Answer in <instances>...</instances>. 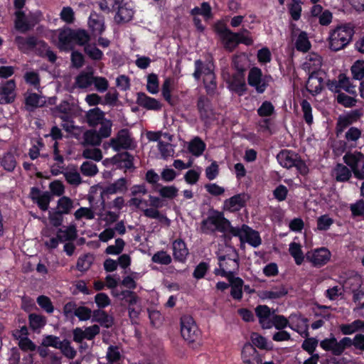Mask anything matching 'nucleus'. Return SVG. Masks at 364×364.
<instances>
[{
	"mask_svg": "<svg viewBox=\"0 0 364 364\" xmlns=\"http://www.w3.org/2000/svg\"><path fill=\"white\" fill-rule=\"evenodd\" d=\"M323 87V79L316 73H313L306 82L307 90L312 94H317L321 92Z\"/></svg>",
	"mask_w": 364,
	"mask_h": 364,
	"instance_id": "nucleus-26",
	"label": "nucleus"
},
{
	"mask_svg": "<svg viewBox=\"0 0 364 364\" xmlns=\"http://www.w3.org/2000/svg\"><path fill=\"white\" fill-rule=\"evenodd\" d=\"M38 306L48 314H52L54 311V306L50 299L45 295H41L36 299Z\"/></svg>",
	"mask_w": 364,
	"mask_h": 364,
	"instance_id": "nucleus-51",
	"label": "nucleus"
},
{
	"mask_svg": "<svg viewBox=\"0 0 364 364\" xmlns=\"http://www.w3.org/2000/svg\"><path fill=\"white\" fill-rule=\"evenodd\" d=\"M111 163L117 166L118 169L124 168V173L127 170H134V156L128 151L117 153L110 159Z\"/></svg>",
	"mask_w": 364,
	"mask_h": 364,
	"instance_id": "nucleus-13",
	"label": "nucleus"
},
{
	"mask_svg": "<svg viewBox=\"0 0 364 364\" xmlns=\"http://www.w3.org/2000/svg\"><path fill=\"white\" fill-rule=\"evenodd\" d=\"M63 213L56 209H52L48 212V219L51 225L58 228L63 222Z\"/></svg>",
	"mask_w": 364,
	"mask_h": 364,
	"instance_id": "nucleus-50",
	"label": "nucleus"
},
{
	"mask_svg": "<svg viewBox=\"0 0 364 364\" xmlns=\"http://www.w3.org/2000/svg\"><path fill=\"white\" fill-rule=\"evenodd\" d=\"M112 9H117L115 20L117 23L129 22L132 19L134 11L132 9L127 6V4H122L119 0H114Z\"/></svg>",
	"mask_w": 364,
	"mask_h": 364,
	"instance_id": "nucleus-16",
	"label": "nucleus"
},
{
	"mask_svg": "<svg viewBox=\"0 0 364 364\" xmlns=\"http://www.w3.org/2000/svg\"><path fill=\"white\" fill-rule=\"evenodd\" d=\"M16 88V82L14 80L6 81L1 86L0 91V103L10 104L15 100L14 90Z\"/></svg>",
	"mask_w": 364,
	"mask_h": 364,
	"instance_id": "nucleus-21",
	"label": "nucleus"
},
{
	"mask_svg": "<svg viewBox=\"0 0 364 364\" xmlns=\"http://www.w3.org/2000/svg\"><path fill=\"white\" fill-rule=\"evenodd\" d=\"M159 176L155 172L154 169L148 170L145 174L146 181L153 186L154 190L155 191H157V188L159 186H161V185L159 183Z\"/></svg>",
	"mask_w": 364,
	"mask_h": 364,
	"instance_id": "nucleus-59",
	"label": "nucleus"
},
{
	"mask_svg": "<svg viewBox=\"0 0 364 364\" xmlns=\"http://www.w3.org/2000/svg\"><path fill=\"white\" fill-rule=\"evenodd\" d=\"M47 323L46 317L43 315L31 313L28 315V323L33 331L37 332L43 328Z\"/></svg>",
	"mask_w": 364,
	"mask_h": 364,
	"instance_id": "nucleus-28",
	"label": "nucleus"
},
{
	"mask_svg": "<svg viewBox=\"0 0 364 364\" xmlns=\"http://www.w3.org/2000/svg\"><path fill=\"white\" fill-rule=\"evenodd\" d=\"M255 313L259 322L263 328H270L272 326V316L270 309L266 305H259L255 309Z\"/></svg>",
	"mask_w": 364,
	"mask_h": 364,
	"instance_id": "nucleus-22",
	"label": "nucleus"
},
{
	"mask_svg": "<svg viewBox=\"0 0 364 364\" xmlns=\"http://www.w3.org/2000/svg\"><path fill=\"white\" fill-rule=\"evenodd\" d=\"M121 353L117 346H109L107 351V359L108 362L113 363L120 360Z\"/></svg>",
	"mask_w": 364,
	"mask_h": 364,
	"instance_id": "nucleus-63",
	"label": "nucleus"
},
{
	"mask_svg": "<svg viewBox=\"0 0 364 364\" xmlns=\"http://www.w3.org/2000/svg\"><path fill=\"white\" fill-rule=\"evenodd\" d=\"M85 117L88 125L95 127L105 119V112L99 107H95L90 109Z\"/></svg>",
	"mask_w": 364,
	"mask_h": 364,
	"instance_id": "nucleus-27",
	"label": "nucleus"
},
{
	"mask_svg": "<svg viewBox=\"0 0 364 364\" xmlns=\"http://www.w3.org/2000/svg\"><path fill=\"white\" fill-rule=\"evenodd\" d=\"M343 159L350 167L356 178L364 179V155L361 152H348L343 156Z\"/></svg>",
	"mask_w": 364,
	"mask_h": 364,
	"instance_id": "nucleus-9",
	"label": "nucleus"
},
{
	"mask_svg": "<svg viewBox=\"0 0 364 364\" xmlns=\"http://www.w3.org/2000/svg\"><path fill=\"white\" fill-rule=\"evenodd\" d=\"M350 70L354 79H363L364 77V60H356L351 66Z\"/></svg>",
	"mask_w": 364,
	"mask_h": 364,
	"instance_id": "nucleus-56",
	"label": "nucleus"
},
{
	"mask_svg": "<svg viewBox=\"0 0 364 364\" xmlns=\"http://www.w3.org/2000/svg\"><path fill=\"white\" fill-rule=\"evenodd\" d=\"M247 196L245 193L235 195L229 198V211H237L245 205Z\"/></svg>",
	"mask_w": 364,
	"mask_h": 364,
	"instance_id": "nucleus-39",
	"label": "nucleus"
},
{
	"mask_svg": "<svg viewBox=\"0 0 364 364\" xmlns=\"http://www.w3.org/2000/svg\"><path fill=\"white\" fill-rule=\"evenodd\" d=\"M205 149V144L199 137H195L189 144V151L196 156H200Z\"/></svg>",
	"mask_w": 364,
	"mask_h": 364,
	"instance_id": "nucleus-41",
	"label": "nucleus"
},
{
	"mask_svg": "<svg viewBox=\"0 0 364 364\" xmlns=\"http://www.w3.org/2000/svg\"><path fill=\"white\" fill-rule=\"evenodd\" d=\"M340 330L344 335H350L358 331H364V321L358 319L348 324H342L340 326Z\"/></svg>",
	"mask_w": 364,
	"mask_h": 364,
	"instance_id": "nucleus-33",
	"label": "nucleus"
},
{
	"mask_svg": "<svg viewBox=\"0 0 364 364\" xmlns=\"http://www.w3.org/2000/svg\"><path fill=\"white\" fill-rule=\"evenodd\" d=\"M320 346L323 349L331 351L335 355H341L347 348L351 346H353L356 349L364 350V334H357L353 339L344 337L339 341L334 336H332L323 340Z\"/></svg>",
	"mask_w": 364,
	"mask_h": 364,
	"instance_id": "nucleus-2",
	"label": "nucleus"
},
{
	"mask_svg": "<svg viewBox=\"0 0 364 364\" xmlns=\"http://www.w3.org/2000/svg\"><path fill=\"white\" fill-rule=\"evenodd\" d=\"M92 321L99 323L101 326L109 328L114 324V318L102 309H95L92 312Z\"/></svg>",
	"mask_w": 364,
	"mask_h": 364,
	"instance_id": "nucleus-24",
	"label": "nucleus"
},
{
	"mask_svg": "<svg viewBox=\"0 0 364 364\" xmlns=\"http://www.w3.org/2000/svg\"><path fill=\"white\" fill-rule=\"evenodd\" d=\"M154 263L168 265L171 263V257L164 250L156 252L151 258Z\"/></svg>",
	"mask_w": 364,
	"mask_h": 364,
	"instance_id": "nucleus-53",
	"label": "nucleus"
},
{
	"mask_svg": "<svg viewBox=\"0 0 364 364\" xmlns=\"http://www.w3.org/2000/svg\"><path fill=\"white\" fill-rule=\"evenodd\" d=\"M17 41L19 44L26 46L31 50L36 48L38 55L43 58H44L45 52L49 48V46L45 41L38 40L34 36H31L26 38L18 37Z\"/></svg>",
	"mask_w": 364,
	"mask_h": 364,
	"instance_id": "nucleus-12",
	"label": "nucleus"
},
{
	"mask_svg": "<svg viewBox=\"0 0 364 364\" xmlns=\"http://www.w3.org/2000/svg\"><path fill=\"white\" fill-rule=\"evenodd\" d=\"M331 253L326 248H320L314 252L306 253V259L314 266H321L326 264L330 259Z\"/></svg>",
	"mask_w": 364,
	"mask_h": 364,
	"instance_id": "nucleus-19",
	"label": "nucleus"
},
{
	"mask_svg": "<svg viewBox=\"0 0 364 364\" xmlns=\"http://www.w3.org/2000/svg\"><path fill=\"white\" fill-rule=\"evenodd\" d=\"M221 246H222L221 245H219L218 252H216L217 257L218 259V267L215 269L214 274L216 276H222V277L228 278V271H226L224 269V262L226 260L227 255L225 253V254L220 253V251L222 250L220 249Z\"/></svg>",
	"mask_w": 364,
	"mask_h": 364,
	"instance_id": "nucleus-43",
	"label": "nucleus"
},
{
	"mask_svg": "<svg viewBox=\"0 0 364 364\" xmlns=\"http://www.w3.org/2000/svg\"><path fill=\"white\" fill-rule=\"evenodd\" d=\"M333 84H335L336 88L343 89L350 94H355V87L350 84V79L344 74H340L338 82Z\"/></svg>",
	"mask_w": 364,
	"mask_h": 364,
	"instance_id": "nucleus-40",
	"label": "nucleus"
},
{
	"mask_svg": "<svg viewBox=\"0 0 364 364\" xmlns=\"http://www.w3.org/2000/svg\"><path fill=\"white\" fill-rule=\"evenodd\" d=\"M80 171L86 176H94L98 172L97 166L91 161H84L80 166Z\"/></svg>",
	"mask_w": 364,
	"mask_h": 364,
	"instance_id": "nucleus-55",
	"label": "nucleus"
},
{
	"mask_svg": "<svg viewBox=\"0 0 364 364\" xmlns=\"http://www.w3.org/2000/svg\"><path fill=\"white\" fill-rule=\"evenodd\" d=\"M242 355L245 364H251L255 362L258 363L260 361L256 349L250 345L246 346L243 348Z\"/></svg>",
	"mask_w": 364,
	"mask_h": 364,
	"instance_id": "nucleus-38",
	"label": "nucleus"
},
{
	"mask_svg": "<svg viewBox=\"0 0 364 364\" xmlns=\"http://www.w3.org/2000/svg\"><path fill=\"white\" fill-rule=\"evenodd\" d=\"M195 70L193 77L196 80H199L203 75V84L207 95L213 96L217 89L215 75L211 66L205 63L202 60L198 59L194 62Z\"/></svg>",
	"mask_w": 364,
	"mask_h": 364,
	"instance_id": "nucleus-3",
	"label": "nucleus"
},
{
	"mask_svg": "<svg viewBox=\"0 0 364 364\" xmlns=\"http://www.w3.org/2000/svg\"><path fill=\"white\" fill-rule=\"evenodd\" d=\"M132 143V139L127 129H120L117 136L110 139V145L115 151H119L121 149L127 150L131 149Z\"/></svg>",
	"mask_w": 364,
	"mask_h": 364,
	"instance_id": "nucleus-11",
	"label": "nucleus"
},
{
	"mask_svg": "<svg viewBox=\"0 0 364 364\" xmlns=\"http://www.w3.org/2000/svg\"><path fill=\"white\" fill-rule=\"evenodd\" d=\"M232 252L234 257L230 261L232 264L229 263V266H232V270L229 271V286L231 287L230 294L233 299H240L242 296L243 281L240 278L235 277V274L239 269V263L235 250H232Z\"/></svg>",
	"mask_w": 364,
	"mask_h": 364,
	"instance_id": "nucleus-8",
	"label": "nucleus"
},
{
	"mask_svg": "<svg viewBox=\"0 0 364 364\" xmlns=\"http://www.w3.org/2000/svg\"><path fill=\"white\" fill-rule=\"evenodd\" d=\"M136 103L147 110L159 111L161 109V102L151 97L148 96L142 92H137Z\"/></svg>",
	"mask_w": 364,
	"mask_h": 364,
	"instance_id": "nucleus-18",
	"label": "nucleus"
},
{
	"mask_svg": "<svg viewBox=\"0 0 364 364\" xmlns=\"http://www.w3.org/2000/svg\"><path fill=\"white\" fill-rule=\"evenodd\" d=\"M0 164L4 170L12 172L15 169L17 163L14 154L8 151L2 157H0Z\"/></svg>",
	"mask_w": 364,
	"mask_h": 364,
	"instance_id": "nucleus-35",
	"label": "nucleus"
},
{
	"mask_svg": "<svg viewBox=\"0 0 364 364\" xmlns=\"http://www.w3.org/2000/svg\"><path fill=\"white\" fill-rule=\"evenodd\" d=\"M73 208V202L68 196H63L58 200L56 210H60L65 215L69 214Z\"/></svg>",
	"mask_w": 364,
	"mask_h": 364,
	"instance_id": "nucleus-46",
	"label": "nucleus"
},
{
	"mask_svg": "<svg viewBox=\"0 0 364 364\" xmlns=\"http://www.w3.org/2000/svg\"><path fill=\"white\" fill-rule=\"evenodd\" d=\"M248 83L254 87L258 93H262L267 87V84L262 79V70L258 68H252L248 75Z\"/></svg>",
	"mask_w": 364,
	"mask_h": 364,
	"instance_id": "nucleus-17",
	"label": "nucleus"
},
{
	"mask_svg": "<svg viewBox=\"0 0 364 364\" xmlns=\"http://www.w3.org/2000/svg\"><path fill=\"white\" fill-rule=\"evenodd\" d=\"M159 82L156 74L151 73L147 76L146 90L151 94L159 92Z\"/></svg>",
	"mask_w": 364,
	"mask_h": 364,
	"instance_id": "nucleus-54",
	"label": "nucleus"
},
{
	"mask_svg": "<svg viewBox=\"0 0 364 364\" xmlns=\"http://www.w3.org/2000/svg\"><path fill=\"white\" fill-rule=\"evenodd\" d=\"M230 233L234 236H238L241 242H246L253 247H257L262 243L259 233L245 225H243L241 228H239L232 227L229 224V234Z\"/></svg>",
	"mask_w": 364,
	"mask_h": 364,
	"instance_id": "nucleus-6",
	"label": "nucleus"
},
{
	"mask_svg": "<svg viewBox=\"0 0 364 364\" xmlns=\"http://www.w3.org/2000/svg\"><path fill=\"white\" fill-rule=\"evenodd\" d=\"M62 343L58 349H60L61 353L67 358L70 359L74 358L76 355V351L70 346V342L67 339H64L62 341Z\"/></svg>",
	"mask_w": 364,
	"mask_h": 364,
	"instance_id": "nucleus-60",
	"label": "nucleus"
},
{
	"mask_svg": "<svg viewBox=\"0 0 364 364\" xmlns=\"http://www.w3.org/2000/svg\"><path fill=\"white\" fill-rule=\"evenodd\" d=\"M156 191L164 198L173 199L178 196V189L174 186H162Z\"/></svg>",
	"mask_w": 364,
	"mask_h": 364,
	"instance_id": "nucleus-49",
	"label": "nucleus"
},
{
	"mask_svg": "<svg viewBox=\"0 0 364 364\" xmlns=\"http://www.w3.org/2000/svg\"><path fill=\"white\" fill-rule=\"evenodd\" d=\"M100 124V127L97 132L99 134L102 139L109 137L112 132V121L105 118Z\"/></svg>",
	"mask_w": 364,
	"mask_h": 364,
	"instance_id": "nucleus-57",
	"label": "nucleus"
},
{
	"mask_svg": "<svg viewBox=\"0 0 364 364\" xmlns=\"http://www.w3.org/2000/svg\"><path fill=\"white\" fill-rule=\"evenodd\" d=\"M296 48L301 52H306L311 48V43L309 41L306 33L301 32L295 42Z\"/></svg>",
	"mask_w": 364,
	"mask_h": 364,
	"instance_id": "nucleus-47",
	"label": "nucleus"
},
{
	"mask_svg": "<svg viewBox=\"0 0 364 364\" xmlns=\"http://www.w3.org/2000/svg\"><path fill=\"white\" fill-rule=\"evenodd\" d=\"M125 246V242L122 238L115 240L114 245H109L105 252L107 255H118L122 253Z\"/></svg>",
	"mask_w": 364,
	"mask_h": 364,
	"instance_id": "nucleus-52",
	"label": "nucleus"
},
{
	"mask_svg": "<svg viewBox=\"0 0 364 364\" xmlns=\"http://www.w3.org/2000/svg\"><path fill=\"white\" fill-rule=\"evenodd\" d=\"M351 171L347 166L343 164H338L333 170V173L337 181H347L351 177Z\"/></svg>",
	"mask_w": 364,
	"mask_h": 364,
	"instance_id": "nucleus-36",
	"label": "nucleus"
},
{
	"mask_svg": "<svg viewBox=\"0 0 364 364\" xmlns=\"http://www.w3.org/2000/svg\"><path fill=\"white\" fill-rule=\"evenodd\" d=\"M247 31L246 29H243L242 31L238 33H234L229 31V43H242L245 45H251L252 43V40L249 38L246 33Z\"/></svg>",
	"mask_w": 364,
	"mask_h": 364,
	"instance_id": "nucleus-34",
	"label": "nucleus"
},
{
	"mask_svg": "<svg viewBox=\"0 0 364 364\" xmlns=\"http://www.w3.org/2000/svg\"><path fill=\"white\" fill-rule=\"evenodd\" d=\"M88 25L92 32L101 35L105 29L104 19L102 17H100L97 14H91L89 20Z\"/></svg>",
	"mask_w": 364,
	"mask_h": 364,
	"instance_id": "nucleus-29",
	"label": "nucleus"
},
{
	"mask_svg": "<svg viewBox=\"0 0 364 364\" xmlns=\"http://www.w3.org/2000/svg\"><path fill=\"white\" fill-rule=\"evenodd\" d=\"M95 302L98 309H102L110 305L111 300L107 294L100 292L95 295Z\"/></svg>",
	"mask_w": 364,
	"mask_h": 364,
	"instance_id": "nucleus-64",
	"label": "nucleus"
},
{
	"mask_svg": "<svg viewBox=\"0 0 364 364\" xmlns=\"http://www.w3.org/2000/svg\"><path fill=\"white\" fill-rule=\"evenodd\" d=\"M200 232L205 235H212L216 232L223 233V244L228 247V219L222 211L210 208L208 216L200 223Z\"/></svg>",
	"mask_w": 364,
	"mask_h": 364,
	"instance_id": "nucleus-1",
	"label": "nucleus"
},
{
	"mask_svg": "<svg viewBox=\"0 0 364 364\" xmlns=\"http://www.w3.org/2000/svg\"><path fill=\"white\" fill-rule=\"evenodd\" d=\"M92 262L93 257L92 255L89 254L84 255L77 259L76 269L80 272H85L90 268Z\"/></svg>",
	"mask_w": 364,
	"mask_h": 364,
	"instance_id": "nucleus-45",
	"label": "nucleus"
},
{
	"mask_svg": "<svg viewBox=\"0 0 364 364\" xmlns=\"http://www.w3.org/2000/svg\"><path fill=\"white\" fill-rule=\"evenodd\" d=\"M288 293L287 288L281 284L274 286L269 290H264L259 292V296L263 299H277L284 296Z\"/></svg>",
	"mask_w": 364,
	"mask_h": 364,
	"instance_id": "nucleus-25",
	"label": "nucleus"
},
{
	"mask_svg": "<svg viewBox=\"0 0 364 364\" xmlns=\"http://www.w3.org/2000/svg\"><path fill=\"white\" fill-rule=\"evenodd\" d=\"M197 108L200 114V119L205 124L213 116L210 100L204 95H200L197 101Z\"/></svg>",
	"mask_w": 364,
	"mask_h": 364,
	"instance_id": "nucleus-15",
	"label": "nucleus"
},
{
	"mask_svg": "<svg viewBox=\"0 0 364 364\" xmlns=\"http://www.w3.org/2000/svg\"><path fill=\"white\" fill-rule=\"evenodd\" d=\"M93 71L81 72L75 78V84L80 89H85L93 83Z\"/></svg>",
	"mask_w": 364,
	"mask_h": 364,
	"instance_id": "nucleus-30",
	"label": "nucleus"
},
{
	"mask_svg": "<svg viewBox=\"0 0 364 364\" xmlns=\"http://www.w3.org/2000/svg\"><path fill=\"white\" fill-rule=\"evenodd\" d=\"M173 255L175 260L184 262L188 255V250L185 242L181 239H176L173 242Z\"/></svg>",
	"mask_w": 364,
	"mask_h": 364,
	"instance_id": "nucleus-23",
	"label": "nucleus"
},
{
	"mask_svg": "<svg viewBox=\"0 0 364 364\" xmlns=\"http://www.w3.org/2000/svg\"><path fill=\"white\" fill-rule=\"evenodd\" d=\"M127 179L122 177L114 183H109L104 187L101 193L102 196L113 195L118 193H124L127 191Z\"/></svg>",
	"mask_w": 364,
	"mask_h": 364,
	"instance_id": "nucleus-20",
	"label": "nucleus"
},
{
	"mask_svg": "<svg viewBox=\"0 0 364 364\" xmlns=\"http://www.w3.org/2000/svg\"><path fill=\"white\" fill-rule=\"evenodd\" d=\"M92 312L90 308L84 306L77 307L74 311V315L77 316L80 321H87L92 318Z\"/></svg>",
	"mask_w": 364,
	"mask_h": 364,
	"instance_id": "nucleus-61",
	"label": "nucleus"
},
{
	"mask_svg": "<svg viewBox=\"0 0 364 364\" xmlns=\"http://www.w3.org/2000/svg\"><path fill=\"white\" fill-rule=\"evenodd\" d=\"M57 47L60 51L64 52L74 49L73 29L66 27L60 31Z\"/></svg>",
	"mask_w": 364,
	"mask_h": 364,
	"instance_id": "nucleus-14",
	"label": "nucleus"
},
{
	"mask_svg": "<svg viewBox=\"0 0 364 364\" xmlns=\"http://www.w3.org/2000/svg\"><path fill=\"white\" fill-rule=\"evenodd\" d=\"M181 333L189 343L198 342L200 338V331L195 320L190 315H183L181 318Z\"/></svg>",
	"mask_w": 364,
	"mask_h": 364,
	"instance_id": "nucleus-5",
	"label": "nucleus"
},
{
	"mask_svg": "<svg viewBox=\"0 0 364 364\" xmlns=\"http://www.w3.org/2000/svg\"><path fill=\"white\" fill-rule=\"evenodd\" d=\"M277 160L280 165L286 168L296 167L302 171L306 169L304 164L299 159L297 155L289 151H282L277 155Z\"/></svg>",
	"mask_w": 364,
	"mask_h": 364,
	"instance_id": "nucleus-10",
	"label": "nucleus"
},
{
	"mask_svg": "<svg viewBox=\"0 0 364 364\" xmlns=\"http://www.w3.org/2000/svg\"><path fill=\"white\" fill-rule=\"evenodd\" d=\"M190 15L193 16V23L196 31L200 33H203L205 27L203 25L198 16H202L204 21L208 22L213 19V14L212 8L208 2L201 3L200 6H195L190 11Z\"/></svg>",
	"mask_w": 364,
	"mask_h": 364,
	"instance_id": "nucleus-7",
	"label": "nucleus"
},
{
	"mask_svg": "<svg viewBox=\"0 0 364 364\" xmlns=\"http://www.w3.org/2000/svg\"><path fill=\"white\" fill-rule=\"evenodd\" d=\"M73 38H74V44H77L78 46H85L87 44H90L89 41L90 40V37L88 33L83 29L74 30L73 29Z\"/></svg>",
	"mask_w": 364,
	"mask_h": 364,
	"instance_id": "nucleus-44",
	"label": "nucleus"
},
{
	"mask_svg": "<svg viewBox=\"0 0 364 364\" xmlns=\"http://www.w3.org/2000/svg\"><path fill=\"white\" fill-rule=\"evenodd\" d=\"M102 139L96 131L88 130L83 134V145L97 146L100 144Z\"/></svg>",
	"mask_w": 364,
	"mask_h": 364,
	"instance_id": "nucleus-37",
	"label": "nucleus"
},
{
	"mask_svg": "<svg viewBox=\"0 0 364 364\" xmlns=\"http://www.w3.org/2000/svg\"><path fill=\"white\" fill-rule=\"evenodd\" d=\"M289 253L294 258L296 264L300 265L304 261V255L301 247L299 243L291 242L289 245Z\"/></svg>",
	"mask_w": 364,
	"mask_h": 364,
	"instance_id": "nucleus-48",
	"label": "nucleus"
},
{
	"mask_svg": "<svg viewBox=\"0 0 364 364\" xmlns=\"http://www.w3.org/2000/svg\"><path fill=\"white\" fill-rule=\"evenodd\" d=\"M353 28L347 24L341 25L333 29L328 37L329 48L334 51L344 48L352 40Z\"/></svg>",
	"mask_w": 364,
	"mask_h": 364,
	"instance_id": "nucleus-4",
	"label": "nucleus"
},
{
	"mask_svg": "<svg viewBox=\"0 0 364 364\" xmlns=\"http://www.w3.org/2000/svg\"><path fill=\"white\" fill-rule=\"evenodd\" d=\"M82 157L100 161L102 159V154L100 149H85L82 151Z\"/></svg>",
	"mask_w": 364,
	"mask_h": 364,
	"instance_id": "nucleus-62",
	"label": "nucleus"
},
{
	"mask_svg": "<svg viewBox=\"0 0 364 364\" xmlns=\"http://www.w3.org/2000/svg\"><path fill=\"white\" fill-rule=\"evenodd\" d=\"M213 28L222 46L228 50V26L223 21H218L215 23Z\"/></svg>",
	"mask_w": 364,
	"mask_h": 364,
	"instance_id": "nucleus-31",
	"label": "nucleus"
},
{
	"mask_svg": "<svg viewBox=\"0 0 364 364\" xmlns=\"http://www.w3.org/2000/svg\"><path fill=\"white\" fill-rule=\"evenodd\" d=\"M84 52L92 60H101L104 56L102 51L93 43L85 45Z\"/></svg>",
	"mask_w": 364,
	"mask_h": 364,
	"instance_id": "nucleus-42",
	"label": "nucleus"
},
{
	"mask_svg": "<svg viewBox=\"0 0 364 364\" xmlns=\"http://www.w3.org/2000/svg\"><path fill=\"white\" fill-rule=\"evenodd\" d=\"M52 200V196L50 192L45 191L42 193L41 196L38 198L35 203L42 211L48 210L49 204Z\"/></svg>",
	"mask_w": 364,
	"mask_h": 364,
	"instance_id": "nucleus-58",
	"label": "nucleus"
},
{
	"mask_svg": "<svg viewBox=\"0 0 364 364\" xmlns=\"http://www.w3.org/2000/svg\"><path fill=\"white\" fill-rule=\"evenodd\" d=\"M171 80L169 78H166L161 88V95L164 99L171 105L176 106L178 101V97L177 96L173 97L171 95Z\"/></svg>",
	"mask_w": 364,
	"mask_h": 364,
	"instance_id": "nucleus-32",
	"label": "nucleus"
}]
</instances>
